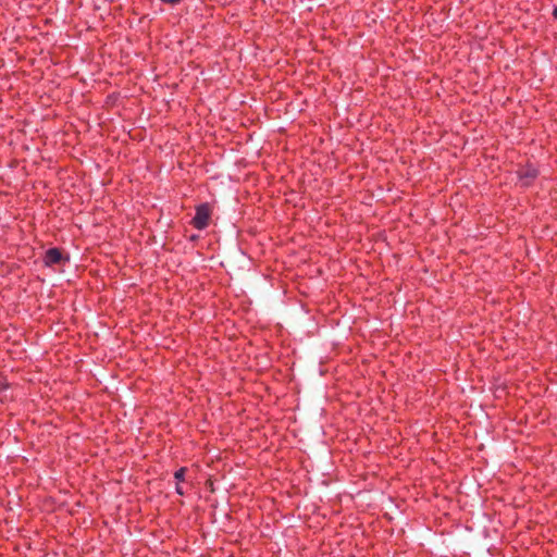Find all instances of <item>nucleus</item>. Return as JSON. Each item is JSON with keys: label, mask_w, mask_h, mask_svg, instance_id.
I'll return each instance as SVG.
<instances>
[{"label": "nucleus", "mask_w": 557, "mask_h": 557, "mask_svg": "<svg viewBox=\"0 0 557 557\" xmlns=\"http://www.w3.org/2000/svg\"><path fill=\"white\" fill-rule=\"evenodd\" d=\"M517 175L520 185L523 187H528L534 183V181L539 176V171L535 166L527 164L517 171Z\"/></svg>", "instance_id": "f03ea898"}, {"label": "nucleus", "mask_w": 557, "mask_h": 557, "mask_svg": "<svg viewBox=\"0 0 557 557\" xmlns=\"http://www.w3.org/2000/svg\"><path fill=\"white\" fill-rule=\"evenodd\" d=\"M161 1L164 3H170V4H175V3L180 2V0H161Z\"/></svg>", "instance_id": "423d86ee"}, {"label": "nucleus", "mask_w": 557, "mask_h": 557, "mask_svg": "<svg viewBox=\"0 0 557 557\" xmlns=\"http://www.w3.org/2000/svg\"><path fill=\"white\" fill-rule=\"evenodd\" d=\"M553 16L557 20V5L554 8Z\"/></svg>", "instance_id": "6e6552de"}, {"label": "nucleus", "mask_w": 557, "mask_h": 557, "mask_svg": "<svg viewBox=\"0 0 557 557\" xmlns=\"http://www.w3.org/2000/svg\"><path fill=\"white\" fill-rule=\"evenodd\" d=\"M185 473H186V468H180L178 470L175 471L174 473V478L175 480L181 483L185 480Z\"/></svg>", "instance_id": "20e7f679"}, {"label": "nucleus", "mask_w": 557, "mask_h": 557, "mask_svg": "<svg viewBox=\"0 0 557 557\" xmlns=\"http://www.w3.org/2000/svg\"><path fill=\"white\" fill-rule=\"evenodd\" d=\"M175 490H176V493H177V494H180V495H184V491H183V488H182L178 484H177V486H176V488H175Z\"/></svg>", "instance_id": "0eeeda50"}, {"label": "nucleus", "mask_w": 557, "mask_h": 557, "mask_svg": "<svg viewBox=\"0 0 557 557\" xmlns=\"http://www.w3.org/2000/svg\"><path fill=\"white\" fill-rule=\"evenodd\" d=\"M62 260V253L58 248H50L46 251L44 257V263L47 267H51L60 263Z\"/></svg>", "instance_id": "7ed1b4c3"}, {"label": "nucleus", "mask_w": 557, "mask_h": 557, "mask_svg": "<svg viewBox=\"0 0 557 557\" xmlns=\"http://www.w3.org/2000/svg\"><path fill=\"white\" fill-rule=\"evenodd\" d=\"M8 389V384L4 380L0 379V394Z\"/></svg>", "instance_id": "39448f33"}, {"label": "nucleus", "mask_w": 557, "mask_h": 557, "mask_svg": "<svg viewBox=\"0 0 557 557\" xmlns=\"http://www.w3.org/2000/svg\"><path fill=\"white\" fill-rule=\"evenodd\" d=\"M211 216L210 205L205 202L196 207L195 215L191 220V224L195 228L201 231L209 225Z\"/></svg>", "instance_id": "f257e3e1"}]
</instances>
